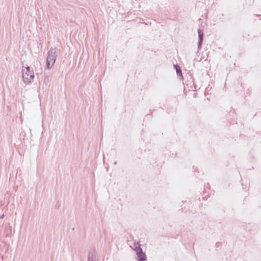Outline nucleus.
Instances as JSON below:
<instances>
[{
  "label": "nucleus",
  "instance_id": "obj_1",
  "mask_svg": "<svg viewBox=\"0 0 261 261\" xmlns=\"http://www.w3.org/2000/svg\"><path fill=\"white\" fill-rule=\"evenodd\" d=\"M34 72L27 66L22 70V79L24 83H29L34 79Z\"/></svg>",
  "mask_w": 261,
  "mask_h": 261
},
{
  "label": "nucleus",
  "instance_id": "obj_2",
  "mask_svg": "<svg viewBox=\"0 0 261 261\" xmlns=\"http://www.w3.org/2000/svg\"><path fill=\"white\" fill-rule=\"evenodd\" d=\"M56 61L55 51L50 50L48 52V55L47 58V64L48 68H51L54 64Z\"/></svg>",
  "mask_w": 261,
  "mask_h": 261
},
{
  "label": "nucleus",
  "instance_id": "obj_3",
  "mask_svg": "<svg viewBox=\"0 0 261 261\" xmlns=\"http://www.w3.org/2000/svg\"><path fill=\"white\" fill-rule=\"evenodd\" d=\"M137 254L139 259V261H143L146 259V255L142 252L141 250L140 252H138Z\"/></svg>",
  "mask_w": 261,
  "mask_h": 261
},
{
  "label": "nucleus",
  "instance_id": "obj_4",
  "mask_svg": "<svg viewBox=\"0 0 261 261\" xmlns=\"http://www.w3.org/2000/svg\"><path fill=\"white\" fill-rule=\"evenodd\" d=\"M198 36H199V41H200V42H201L202 40L203 34L202 31L200 30H198Z\"/></svg>",
  "mask_w": 261,
  "mask_h": 261
},
{
  "label": "nucleus",
  "instance_id": "obj_5",
  "mask_svg": "<svg viewBox=\"0 0 261 261\" xmlns=\"http://www.w3.org/2000/svg\"><path fill=\"white\" fill-rule=\"evenodd\" d=\"M175 67L176 68L177 73L180 74V75H182L181 71L179 67H178L177 65L175 66Z\"/></svg>",
  "mask_w": 261,
  "mask_h": 261
}]
</instances>
